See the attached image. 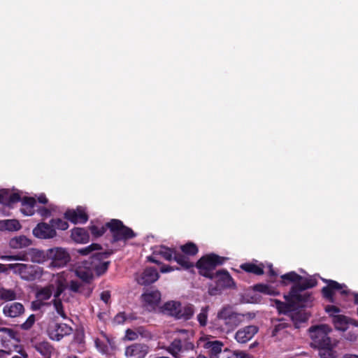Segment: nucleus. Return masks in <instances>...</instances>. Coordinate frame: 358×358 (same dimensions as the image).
Returning a JSON list of instances; mask_svg holds the SVG:
<instances>
[{
  "label": "nucleus",
  "mask_w": 358,
  "mask_h": 358,
  "mask_svg": "<svg viewBox=\"0 0 358 358\" xmlns=\"http://www.w3.org/2000/svg\"><path fill=\"white\" fill-rule=\"evenodd\" d=\"M259 331L256 325H248L238 329L235 334V339L239 343H246Z\"/></svg>",
  "instance_id": "obj_18"
},
{
  "label": "nucleus",
  "mask_w": 358,
  "mask_h": 358,
  "mask_svg": "<svg viewBox=\"0 0 358 358\" xmlns=\"http://www.w3.org/2000/svg\"><path fill=\"white\" fill-rule=\"evenodd\" d=\"M1 204L3 208H13L14 205L21 201V196L18 193L10 192L7 189L1 190Z\"/></svg>",
  "instance_id": "obj_20"
},
{
  "label": "nucleus",
  "mask_w": 358,
  "mask_h": 358,
  "mask_svg": "<svg viewBox=\"0 0 358 358\" xmlns=\"http://www.w3.org/2000/svg\"><path fill=\"white\" fill-rule=\"evenodd\" d=\"M182 352L184 351L193 350L194 349V345L192 342L187 339L182 340Z\"/></svg>",
  "instance_id": "obj_51"
},
{
  "label": "nucleus",
  "mask_w": 358,
  "mask_h": 358,
  "mask_svg": "<svg viewBox=\"0 0 358 358\" xmlns=\"http://www.w3.org/2000/svg\"><path fill=\"white\" fill-rule=\"evenodd\" d=\"M136 331L137 333V336L140 335L143 338H151V334L147 329H145L143 327H139L136 329Z\"/></svg>",
  "instance_id": "obj_49"
},
{
  "label": "nucleus",
  "mask_w": 358,
  "mask_h": 358,
  "mask_svg": "<svg viewBox=\"0 0 358 358\" xmlns=\"http://www.w3.org/2000/svg\"><path fill=\"white\" fill-rule=\"evenodd\" d=\"M159 278V274L157 268L154 267H148L146 268L140 277L138 278L137 282L141 285H148L157 281Z\"/></svg>",
  "instance_id": "obj_19"
},
{
  "label": "nucleus",
  "mask_w": 358,
  "mask_h": 358,
  "mask_svg": "<svg viewBox=\"0 0 358 358\" xmlns=\"http://www.w3.org/2000/svg\"><path fill=\"white\" fill-rule=\"evenodd\" d=\"M113 254L112 250L96 252L90 257L91 268L97 276L103 275L108 269L110 261H105Z\"/></svg>",
  "instance_id": "obj_10"
},
{
  "label": "nucleus",
  "mask_w": 358,
  "mask_h": 358,
  "mask_svg": "<svg viewBox=\"0 0 358 358\" xmlns=\"http://www.w3.org/2000/svg\"><path fill=\"white\" fill-rule=\"evenodd\" d=\"M322 280L327 284V286L324 287L322 290V296L330 303H334V293L336 291H340L341 295H348L349 291L343 289L346 287L345 284H340L338 282L333 280L322 279Z\"/></svg>",
  "instance_id": "obj_13"
},
{
  "label": "nucleus",
  "mask_w": 358,
  "mask_h": 358,
  "mask_svg": "<svg viewBox=\"0 0 358 358\" xmlns=\"http://www.w3.org/2000/svg\"><path fill=\"white\" fill-rule=\"evenodd\" d=\"M143 300L151 306L159 304L161 300V293L158 290L148 291L142 294Z\"/></svg>",
  "instance_id": "obj_25"
},
{
  "label": "nucleus",
  "mask_w": 358,
  "mask_h": 358,
  "mask_svg": "<svg viewBox=\"0 0 358 358\" xmlns=\"http://www.w3.org/2000/svg\"><path fill=\"white\" fill-rule=\"evenodd\" d=\"M173 260L176 262L182 268L188 270L193 268L194 264L190 262L187 255L176 250Z\"/></svg>",
  "instance_id": "obj_31"
},
{
  "label": "nucleus",
  "mask_w": 358,
  "mask_h": 358,
  "mask_svg": "<svg viewBox=\"0 0 358 358\" xmlns=\"http://www.w3.org/2000/svg\"><path fill=\"white\" fill-rule=\"evenodd\" d=\"M22 208L20 212L26 216L33 215L35 213L34 207L36 201L34 197L24 196L21 198Z\"/></svg>",
  "instance_id": "obj_22"
},
{
  "label": "nucleus",
  "mask_w": 358,
  "mask_h": 358,
  "mask_svg": "<svg viewBox=\"0 0 358 358\" xmlns=\"http://www.w3.org/2000/svg\"><path fill=\"white\" fill-rule=\"evenodd\" d=\"M163 313L173 317L176 320L187 321L190 320L194 313V306L187 304L185 306L179 301H170L165 303L162 307Z\"/></svg>",
  "instance_id": "obj_3"
},
{
  "label": "nucleus",
  "mask_w": 358,
  "mask_h": 358,
  "mask_svg": "<svg viewBox=\"0 0 358 358\" xmlns=\"http://www.w3.org/2000/svg\"><path fill=\"white\" fill-rule=\"evenodd\" d=\"M240 268L247 273H253L257 275H262L264 273V266L262 263L258 265L251 262L245 263L241 264Z\"/></svg>",
  "instance_id": "obj_29"
},
{
  "label": "nucleus",
  "mask_w": 358,
  "mask_h": 358,
  "mask_svg": "<svg viewBox=\"0 0 358 358\" xmlns=\"http://www.w3.org/2000/svg\"><path fill=\"white\" fill-rule=\"evenodd\" d=\"M346 339L347 340H349L350 341H355L357 340V336L356 334L355 333H351V332H349L347 335H346Z\"/></svg>",
  "instance_id": "obj_63"
},
{
  "label": "nucleus",
  "mask_w": 358,
  "mask_h": 358,
  "mask_svg": "<svg viewBox=\"0 0 358 358\" xmlns=\"http://www.w3.org/2000/svg\"><path fill=\"white\" fill-rule=\"evenodd\" d=\"M180 250L182 253L187 256H194L199 252V249L196 245L192 242H188L185 245H181Z\"/></svg>",
  "instance_id": "obj_36"
},
{
  "label": "nucleus",
  "mask_w": 358,
  "mask_h": 358,
  "mask_svg": "<svg viewBox=\"0 0 358 358\" xmlns=\"http://www.w3.org/2000/svg\"><path fill=\"white\" fill-rule=\"evenodd\" d=\"M166 350L175 358H180V353L182 352V340L175 338L167 347Z\"/></svg>",
  "instance_id": "obj_33"
},
{
  "label": "nucleus",
  "mask_w": 358,
  "mask_h": 358,
  "mask_svg": "<svg viewBox=\"0 0 358 358\" xmlns=\"http://www.w3.org/2000/svg\"><path fill=\"white\" fill-rule=\"evenodd\" d=\"M46 257L51 260L50 266L52 267H64L70 261L69 254L62 248H54L48 250Z\"/></svg>",
  "instance_id": "obj_12"
},
{
  "label": "nucleus",
  "mask_w": 358,
  "mask_h": 358,
  "mask_svg": "<svg viewBox=\"0 0 358 358\" xmlns=\"http://www.w3.org/2000/svg\"><path fill=\"white\" fill-rule=\"evenodd\" d=\"M197 320L201 327H205L208 320V307L203 308L197 315Z\"/></svg>",
  "instance_id": "obj_43"
},
{
  "label": "nucleus",
  "mask_w": 358,
  "mask_h": 358,
  "mask_svg": "<svg viewBox=\"0 0 358 358\" xmlns=\"http://www.w3.org/2000/svg\"><path fill=\"white\" fill-rule=\"evenodd\" d=\"M38 213L44 217H49L51 214L50 210L45 207H41L38 209Z\"/></svg>",
  "instance_id": "obj_58"
},
{
  "label": "nucleus",
  "mask_w": 358,
  "mask_h": 358,
  "mask_svg": "<svg viewBox=\"0 0 358 358\" xmlns=\"http://www.w3.org/2000/svg\"><path fill=\"white\" fill-rule=\"evenodd\" d=\"M45 303L40 301L39 299L34 301L31 303V307L34 310H38L41 308L43 306H44Z\"/></svg>",
  "instance_id": "obj_59"
},
{
  "label": "nucleus",
  "mask_w": 358,
  "mask_h": 358,
  "mask_svg": "<svg viewBox=\"0 0 358 358\" xmlns=\"http://www.w3.org/2000/svg\"><path fill=\"white\" fill-rule=\"evenodd\" d=\"M31 244V241L27 236L22 235L15 236L10 240L9 245L14 249L28 247Z\"/></svg>",
  "instance_id": "obj_30"
},
{
  "label": "nucleus",
  "mask_w": 358,
  "mask_h": 358,
  "mask_svg": "<svg viewBox=\"0 0 358 358\" xmlns=\"http://www.w3.org/2000/svg\"><path fill=\"white\" fill-rule=\"evenodd\" d=\"M106 226L112 235V243L126 241L136 236L132 229L125 226L120 220L111 219L106 222Z\"/></svg>",
  "instance_id": "obj_6"
},
{
  "label": "nucleus",
  "mask_w": 358,
  "mask_h": 358,
  "mask_svg": "<svg viewBox=\"0 0 358 358\" xmlns=\"http://www.w3.org/2000/svg\"><path fill=\"white\" fill-rule=\"evenodd\" d=\"M47 331L51 340L59 341L65 336L70 335L73 329L64 323H52L49 324Z\"/></svg>",
  "instance_id": "obj_14"
},
{
  "label": "nucleus",
  "mask_w": 358,
  "mask_h": 358,
  "mask_svg": "<svg viewBox=\"0 0 358 358\" xmlns=\"http://www.w3.org/2000/svg\"><path fill=\"white\" fill-rule=\"evenodd\" d=\"M24 311V308L23 305L18 302H15L10 305H6L3 307V309L4 315L10 317H17L23 313Z\"/></svg>",
  "instance_id": "obj_23"
},
{
  "label": "nucleus",
  "mask_w": 358,
  "mask_h": 358,
  "mask_svg": "<svg viewBox=\"0 0 358 358\" xmlns=\"http://www.w3.org/2000/svg\"><path fill=\"white\" fill-rule=\"evenodd\" d=\"M22 229V225L18 220H0V231H17Z\"/></svg>",
  "instance_id": "obj_24"
},
{
  "label": "nucleus",
  "mask_w": 358,
  "mask_h": 358,
  "mask_svg": "<svg viewBox=\"0 0 358 358\" xmlns=\"http://www.w3.org/2000/svg\"><path fill=\"white\" fill-rule=\"evenodd\" d=\"M0 331L4 333L8 338L15 339L16 338V332L12 329L1 327L0 328Z\"/></svg>",
  "instance_id": "obj_52"
},
{
  "label": "nucleus",
  "mask_w": 358,
  "mask_h": 358,
  "mask_svg": "<svg viewBox=\"0 0 358 358\" xmlns=\"http://www.w3.org/2000/svg\"><path fill=\"white\" fill-rule=\"evenodd\" d=\"M176 250L165 245H160L158 249L155 250L153 255H159L165 260L171 262L173 260Z\"/></svg>",
  "instance_id": "obj_26"
},
{
  "label": "nucleus",
  "mask_w": 358,
  "mask_h": 358,
  "mask_svg": "<svg viewBox=\"0 0 358 358\" xmlns=\"http://www.w3.org/2000/svg\"><path fill=\"white\" fill-rule=\"evenodd\" d=\"M67 288V285L64 282L63 280L59 279L57 281V289L54 294V298H59L61 294L64 292V291Z\"/></svg>",
  "instance_id": "obj_44"
},
{
  "label": "nucleus",
  "mask_w": 358,
  "mask_h": 358,
  "mask_svg": "<svg viewBox=\"0 0 358 358\" xmlns=\"http://www.w3.org/2000/svg\"><path fill=\"white\" fill-rule=\"evenodd\" d=\"M64 218L73 224H85L88 221L89 215L80 206L76 209H69L64 213Z\"/></svg>",
  "instance_id": "obj_16"
},
{
  "label": "nucleus",
  "mask_w": 358,
  "mask_h": 358,
  "mask_svg": "<svg viewBox=\"0 0 358 358\" xmlns=\"http://www.w3.org/2000/svg\"><path fill=\"white\" fill-rule=\"evenodd\" d=\"M52 295V288L50 287H45L37 292L36 298L43 301L49 299Z\"/></svg>",
  "instance_id": "obj_39"
},
{
  "label": "nucleus",
  "mask_w": 358,
  "mask_h": 358,
  "mask_svg": "<svg viewBox=\"0 0 358 358\" xmlns=\"http://www.w3.org/2000/svg\"><path fill=\"white\" fill-rule=\"evenodd\" d=\"M36 350L43 356L42 358H51L55 348L49 342L43 341L36 345Z\"/></svg>",
  "instance_id": "obj_32"
},
{
  "label": "nucleus",
  "mask_w": 358,
  "mask_h": 358,
  "mask_svg": "<svg viewBox=\"0 0 358 358\" xmlns=\"http://www.w3.org/2000/svg\"><path fill=\"white\" fill-rule=\"evenodd\" d=\"M234 354L237 356V358H253L252 355L245 351L236 350Z\"/></svg>",
  "instance_id": "obj_57"
},
{
  "label": "nucleus",
  "mask_w": 358,
  "mask_h": 358,
  "mask_svg": "<svg viewBox=\"0 0 358 358\" xmlns=\"http://www.w3.org/2000/svg\"><path fill=\"white\" fill-rule=\"evenodd\" d=\"M223 347V342L208 335L201 336L196 341V348L204 349L203 352L207 354L209 358H218Z\"/></svg>",
  "instance_id": "obj_7"
},
{
  "label": "nucleus",
  "mask_w": 358,
  "mask_h": 358,
  "mask_svg": "<svg viewBox=\"0 0 358 358\" xmlns=\"http://www.w3.org/2000/svg\"><path fill=\"white\" fill-rule=\"evenodd\" d=\"M107 229L108 228L106 226V223L103 224L99 222H91L90 225L88 227V230L91 232L92 236L96 238L102 236Z\"/></svg>",
  "instance_id": "obj_27"
},
{
  "label": "nucleus",
  "mask_w": 358,
  "mask_h": 358,
  "mask_svg": "<svg viewBox=\"0 0 358 358\" xmlns=\"http://www.w3.org/2000/svg\"><path fill=\"white\" fill-rule=\"evenodd\" d=\"M285 328V324H278L277 325H275L273 328V329L272 330V336H277L278 331H280V330L283 329Z\"/></svg>",
  "instance_id": "obj_61"
},
{
  "label": "nucleus",
  "mask_w": 358,
  "mask_h": 358,
  "mask_svg": "<svg viewBox=\"0 0 358 358\" xmlns=\"http://www.w3.org/2000/svg\"><path fill=\"white\" fill-rule=\"evenodd\" d=\"M9 268L21 277L22 279L27 281H33L40 278L43 275V269L36 265L24 264H10Z\"/></svg>",
  "instance_id": "obj_8"
},
{
  "label": "nucleus",
  "mask_w": 358,
  "mask_h": 358,
  "mask_svg": "<svg viewBox=\"0 0 358 358\" xmlns=\"http://www.w3.org/2000/svg\"><path fill=\"white\" fill-rule=\"evenodd\" d=\"M126 337L129 341H134L138 338L137 333L135 331L128 329L126 331Z\"/></svg>",
  "instance_id": "obj_56"
},
{
  "label": "nucleus",
  "mask_w": 358,
  "mask_h": 358,
  "mask_svg": "<svg viewBox=\"0 0 358 358\" xmlns=\"http://www.w3.org/2000/svg\"><path fill=\"white\" fill-rule=\"evenodd\" d=\"M16 299V293L13 289L0 287V301H13Z\"/></svg>",
  "instance_id": "obj_35"
},
{
  "label": "nucleus",
  "mask_w": 358,
  "mask_h": 358,
  "mask_svg": "<svg viewBox=\"0 0 358 358\" xmlns=\"http://www.w3.org/2000/svg\"><path fill=\"white\" fill-rule=\"evenodd\" d=\"M36 317L34 314L29 316L27 320L21 324V329L24 330H28L32 327L35 323Z\"/></svg>",
  "instance_id": "obj_46"
},
{
  "label": "nucleus",
  "mask_w": 358,
  "mask_h": 358,
  "mask_svg": "<svg viewBox=\"0 0 358 358\" xmlns=\"http://www.w3.org/2000/svg\"><path fill=\"white\" fill-rule=\"evenodd\" d=\"M308 331L312 340L311 347L318 350L320 358H337L336 344L332 343L329 336L331 329L327 324L313 326Z\"/></svg>",
  "instance_id": "obj_1"
},
{
  "label": "nucleus",
  "mask_w": 358,
  "mask_h": 358,
  "mask_svg": "<svg viewBox=\"0 0 358 358\" xmlns=\"http://www.w3.org/2000/svg\"><path fill=\"white\" fill-rule=\"evenodd\" d=\"M254 289L257 292L266 294L268 290L271 289V286L264 284H257L254 286Z\"/></svg>",
  "instance_id": "obj_50"
},
{
  "label": "nucleus",
  "mask_w": 358,
  "mask_h": 358,
  "mask_svg": "<svg viewBox=\"0 0 358 358\" xmlns=\"http://www.w3.org/2000/svg\"><path fill=\"white\" fill-rule=\"evenodd\" d=\"M215 282V287L209 290L211 295L216 294L218 291L226 288H231L235 286L234 279L226 269H221L215 271L213 279Z\"/></svg>",
  "instance_id": "obj_11"
},
{
  "label": "nucleus",
  "mask_w": 358,
  "mask_h": 358,
  "mask_svg": "<svg viewBox=\"0 0 358 358\" xmlns=\"http://www.w3.org/2000/svg\"><path fill=\"white\" fill-rule=\"evenodd\" d=\"M20 356L15 355L12 358H28V355L24 350H20L19 351Z\"/></svg>",
  "instance_id": "obj_64"
},
{
  "label": "nucleus",
  "mask_w": 358,
  "mask_h": 358,
  "mask_svg": "<svg viewBox=\"0 0 358 358\" xmlns=\"http://www.w3.org/2000/svg\"><path fill=\"white\" fill-rule=\"evenodd\" d=\"M31 257L33 261L41 262L43 261L45 256L43 251L38 250L37 249H31Z\"/></svg>",
  "instance_id": "obj_45"
},
{
  "label": "nucleus",
  "mask_w": 358,
  "mask_h": 358,
  "mask_svg": "<svg viewBox=\"0 0 358 358\" xmlns=\"http://www.w3.org/2000/svg\"><path fill=\"white\" fill-rule=\"evenodd\" d=\"M317 284V281L313 278H303L298 283L294 284L290 291L294 294L299 296V299L306 306L311 305L313 300L312 294L306 290L315 287Z\"/></svg>",
  "instance_id": "obj_5"
},
{
  "label": "nucleus",
  "mask_w": 358,
  "mask_h": 358,
  "mask_svg": "<svg viewBox=\"0 0 358 358\" xmlns=\"http://www.w3.org/2000/svg\"><path fill=\"white\" fill-rule=\"evenodd\" d=\"M310 315L303 310H295L292 312L291 317L295 324L306 322L308 320Z\"/></svg>",
  "instance_id": "obj_34"
},
{
  "label": "nucleus",
  "mask_w": 358,
  "mask_h": 358,
  "mask_svg": "<svg viewBox=\"0 0 358 358\" xmlns=\"http://www.w3.org/2000/svg\"><path fill=\"white\" fill-rule=\"evenodd\" d=\"M6 258L8 260H22V261L28 260L27 254H17V255H10V256L6 257Z\"/></svg>",
  "instance_id": "obj_54"
},
{
  "label": "nucleus",
  "mask_w": 358,
  "mask_h": 358,
  "mask_svg": "<svg viewBox=\"0 0 358 358\" xmlns=\"http://www.w3.org/2000/svg\"><path fill=\"white\" fill-rule=\"evenodd\" d=\"M53 306L57 311V313L64 319L66 318V315L64 310V307L62 304V301L59 298H55L52 300Z\"/></svg>",
  "instance_id": "obj_42"
},
{
  "label": "nucleus",
  "mask_w": 358,
  "mask_h": 358,
  "mask_svg": "<svg viewBox=\"0 0 358 358\" xmlns=\"http://www.w3.org/2000/svg\"><path fill=\"white\" fill-rule=\"evenodd\" d=\"M245 315L235 312L230 306L222 307L217 313V318L225 326L227 331H233L244 320Z\"/></svg>",
  "instance_id": "obj_4"
},
{
  "label": "nucleus",
  "mask_w": 358,
  "mask_h": 358,
  "mask_svg": "<svg viewBox=\"0 0 358 358\" xmlns=\"http://www.w3.org/2000/svg\"><path fill=\"white\" fill-rule=\"evenodd\" d=\"M175 268L173 266H169V265H163L162 266H161L160 268V271L163 273H169V272H171V271H174Z\"/></svg>",
  "instance_id": "obj_62"
},
{
  "label": "nucleus",
  "mask_w": 358,
  "mask_h": 358,
  "mask_svg": "<svg viewBox=\"0 0 358 358\" xmlns=\"http://www.w3.org/2000/svg\"><path fill=\"white\" fill-rule=\"evenodd\" d=\"M227 259V257H221L215 253H210L202 256L197 261L195 266L198 268L200 275L213 280L216 268L223 265Z\"/></svg>",
  "instance_id": "obj_2"
},
{
  "label": "nucleus",
  "mask_w": 358,
  "mask_h": 358,
  "mask_svg": "<svg viewBox=\"0 0 358 358\" xmlns=\"http://www.w3.org/2000/svg\"><path fill=\"white\" fill-rule=\"evenodd\" d=\"M150 352L149 346L143 343H134L125 348L124 355L127 358H145Z\"/></svg>",
  "instance_id": "obj_15"
},
{
  "label": "nucleus",
  "mask_w": 358,
  "mask_h": 358,
  "mask_svg": "<svg viewBox=\"0 0 358 358\" xmlns=\"http://www.w3.org/2000/svg\"><path fill=\"white\" fill-rule=\"evenodd\" d=\"M281 278L282 280V283L285 284V281L287 280L292 282H294V284L298 283L300 282L303 277L298 273H296L295 271H290L282 275H281Z\"/></svg>",
  "instance_id": "obj_37"
},
{
  "label": "nucleus",
  "mask_w": 358,
  "mask_h": 358,
  "mask_svg": "<svg viewBox=\"0 0 358 358\" xmlns=\"http://www.w3.org/2000/svg\"><path fill=\"white\" fill-rule=\"evenodd\" d=\"M100 249H101V245L98 243H92L91 245L85 248L79 249L78 250V252L81 255H87L90 254L92 251L99 250Z\"/></svg>",
  "instance_id": "obj_41"
},
{
  "label": "nucleus",
  "mask_w": 358,
  "mask_h": 358,
  "mask_svg": "<svg viewBox=\"0 0 358 358\" xmlns=\"http://www.w3.org/2000/svg\"><path fill=\"white\" fill-rule=\"evenodd\" d=\"M299 296L294 294L289 290L287 294L284 295L285 302L275 299L274 303L280 313L287 314L300 308L306 306L299 299Z\"/></svg>",
  "instance_id": "obj_9"
},
{
  "label": "nucleus",
  "mask_w": 358,
  "mask_h": 358,
  "mask_svg": "<svg viewBox=\"0 0 358 358\" xmlns=\"http://www.w3.org/2000/svg\"><path fill=\"white\" fill-rule=\"evenodd\" d=\"M34 236L38 238L50 239L57 236V232L50 223L39 222L32 231Z\"/></svg>",
  "instance_id": "obj_17"
},
{
  "label": "nucleus",
  "mask_w": 358,
  "mask_h": 358,
  "mask_svg": "<svg viewBox=\"0 0 358 358\" xmlns=\"http://www.w3.org/2000/svg\"><path fill=\"white\" fill-rule=\"evenodd\" d=\"M50 223L55 230H66L69 228L68 222L61 218H52L50 220Z\"/></svg>",
  "instance_id": "obj_38"
},
{
  "label": "nucleus",
  "mask_w": 358,
  "mask_h": 358,
  "mask_svg": "<svg viewBox=\"0 0 358 358\" xmlns=\"http://www.w3.org/2000/svg\"><path fill=\"white\" fill-rule=\"evenodd\" d=\"M110 296H111L110 292L106 290V291H103L101 293L100 298L106 304H109Z\"/></svg>",
  "instance_id": "obj_55"
},
{
  "label": "nucleus",
  "mask_w": 358,
  "mask_h": 358,
  "mask_svg": "<svg viewBox=\"0 0 358 358\" xmlns=\"http://www.w3.org/2000/svg\"><path fill=\"white\" fill-rule=\"evenodd\" d=\"M332 322L335 329L339 331H345L348 329L350 318L343 315H333Z\"/></svg>",
  "instance_id": "obj_28"
},
{
  "label": "nucleus",
  "mask_w": 358,
  "mask_h": 358,
  "mask_svg": "<svg viewBox=\"0 0 358 358\" xmlns=\"http://www.w3.org/2000/svg\"><path fill=\"white\" fill-rule=\"evenodd\" d=\"M92 290H93V289L90 287H85L83 286L81 291H80V294H83L85 297L88 298L90 296V295L92 292Z\"/></svg>",
  "instance_id": "obj_60"
},
{
  "label": "nucleus",
  "mask_w": 358,
  "mask_h": 358,
  "mask_svg": "<svg viewBox=\"0 0 358 358\" xmlns=\"http://www.w3.org/2000/svg\"><path fill=\"white\" fill-rule=\"evenodd\" d=\"M76 275L80 279L87 283H90L94 278L92 272L87 270H78L76 271Z\"/></svg>",
  "instance_id": "obj_40"
},
{
  "label": "nucleus",
  "mask_w": 358,
  "mask_h": 358,
  "mask_svg": "<svg viewBox=\"0 0 358 358\" xmlns=\"http://www.w3.org/2000/svg\"><path fill=\"white\" fill-rule=\"evenodd\" d=\"M83 285L77 280H71L69 284V289L73 293H80Z\"/></svg>",
  "instance_id": "obj_47"
},
{
  "label": "nucleus",
  "mask_w": 358,
  "mask_h": 358,
  "mask_svg": "<svg viewBox=\"0 0 358 358\" xmlns=\"http://www.w3.org/2000/svg\"><path fill=\"white\" fill-rule=\"evenodd\" d=\"M71 238L77 243H87L90 241L89 230L83 227H74L71 229Z\"/></svg>",
  "instance_id": "obj_21"
},
{
  "label": "nucleus",
  "mask_w": 358,
  "mask_h": 358,
  "mask_svg": "<svg viewBox=\"0 0 358 358\" xmlns=\"http://www.w3.org/2000/svg\"><path fill=\"white\" fill-rule=\"evenodd\" d=\"M324 309L331 317H333V315H338V313L341 312V309L334 305H327Z\"/></svg>",
  "instance_id": "obj_48"
},
{
  "label": "nucleus",
  "mask_w": 358,
  "mask_h": 358,
  "mask_svg": "<svg viewBox=\"0 0 358 358\" xmlns=\"http://www.w3.org/2000/svg\"><path fill=\"white\" fill-rule=\"evenodd\" d=\"M127 320V316L124 312L117 313L114 317V322L117 324H123Z\"/></svg>",
  "instance_id": "obj_53"
}]
</instances>
